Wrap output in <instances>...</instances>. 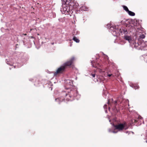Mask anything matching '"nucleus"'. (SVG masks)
<instances>
[{"label":"nucleus","mask_w":147,"mask_h":147,"mask_svg":"<svg viewBox=\"0 0 147 147\" xmlns=\"http://www.w3.org/2000/svg\"><path fill=\"white\" fill-rule=\"evenodd\" d=\"M61 1L62 4L61 11L63 13L71 16L75 10H78L79 5L75 1L72 0L70 2L66 0H61Z\"/></svg>","instance_id":"obj_1"},{"label":"nucleus","mask_w":147,"mask_h":147,"mask_svg":"<svg viewBox=\"0 0 147 147\" xmlns=\"http://www.w3.org/2000/svg\"><path fill=\"white\" fill-rule=\"evenodd\" d=\"M63 94L65 95L62 98V100H63L65 99V96H67L68 95L70 98L71 97H74L77 96L78 94V92L76 88H72L70 90V91L68 92L67 94L65 92H63Z\"/></svg>","instance_id":"obj_2"},{"label":"nucleus","mask_w":147,"mask_h":147,"mask_svg":"<svg viewBox=\"0 0 147 147\" xmlns=\"http://www.w3.org/2000/svg\"><path fill=\"white\" fill-rule=\"evenodd\" d=\"M114 126L116 129L118 130L119 131H121L123 129L126 130L128 128V127L125 123L115 125Z\"/></svg>","instance_id":"obj_3"},{"label":"nucleus","mask_w":147,"mask_h":147,"mask_svg":"<svg viewBox=\"0 0 147 147\" xmlns=\"http://www.w3.org/2000/svg\"><path fill=\"white\" fill-rule=\"evenodd\" d=\"M92 65L93 67L97 68V71H98L100 73H102L105 71L104 69L101 67V65L98 63H95V62L93 61L91 62Z\"/></svg>","instance_id":"obj_4"},{"label":"nucleus","mask_w":147,"mask_h":147,"mask_svg":"<svg viewBox=\"0 0 147 147\" xmlns=\"http://www.w3.org/2000/svg\"><path fill=\"white\" fill-rule=\"evenodd\" d=\"M65 68L63 65L59 68L57 71L54 73V75L56 76L57 74H61L65 71Z\"/></svg>","instance_id":"obj_5"},{"label":"nucleus","mask_w":147,"mask_h":147,"mask_svg":"<svg viewBox=\"0 0 147 147\" xmlns=\"http://www.w3.org/2000/svg\"><path fill=\"white\" fill-rule=\"evenodd\" d=\"M131 44H132V47L136 48L139 46L140 45H141L140 47H144L146 46V45H145V43L144 42H142L140 45H139L138 42L136 43L133 40Z\"/></svg>","instance_id":"obj_6"},{"label":"nucleus","mask_w":147,"mask_h":147,"mask_svg":"<svg viewBox=\"0 0 147 147\" xmlns=\"http://www.w3.org/2000/svg\"><path fill=\"white\" fill-rule=\"evenodd\" d=\"M75 58L74 57H72L71 60L68 61H67L65 63H64L63 65L65 66V67L66 68L67 66H69L71 65L73 61H74Z\"/></svg>","instance_id":"obj_7"},{"label":"nucleus","mask_w":147,"mask_h":147,"mask_svg":"<svg viewBox=\"0 0 147 147\" xmlns=\"http://www.w3.org/2000/svg\"><path fill=\"white\" fill-rule=\"evenodd\" d=\"M125 39L128 40L129 42L131 44L133 42L132 40H131V37L127 36H124Z\"/></svg>","instance_id":"obj_8"},{"label":"nucleus","mask_w":147,"mask_h":147,"mask_svg":"<svg viewBox=\"0 0 147 147\" xmlns=\"http://www.w3.org/2000/svg\"><path fill=\"white\" fill-rule=\"evenodd\" d=\"M120 32L122 34H126L127 33V30L125 29L122 28L120 29L119 30Z\"/></svg>","instance_id":"obj_9"},{"label":"nucleus","mask_w":147,"mask_h":147,"mask_svg":"<svg viewBox=\"0 0 147 147\" xmlns=\"http://www.w3.org/2000/svg\"><path fill=\"white\" fill-rule=\"evenodd\" d=\"M128 12V14L130 16H135V13L129 10V11L128 12Z\"/></svg>","instance_id":"obj_10"},{"label":"nucleus","mask_w":147,"mask_h":147,"mask_svg":"<svg viewBox=\"0 0 147 147\" xmlns=\"http://www.w3.org/2000/svg\"><path fill=\"white\" fill-rule=\"evenodd\" d=\"M73 40L77 43L79 42H80V40L78 39H77V38L75 36L73 38Z\"/></svg>","instance_id":"obj_11"},{"label":"nucleus","mask_w":147,"mask_h":147,"mask_svg":"<svg viewBox=\"0 0 147 147\" xmlns=\"http://www.w3.org/2000/svg\"><path fill=\"white\" fill-rule=\"evenodd\" d=\"M123 7L124 9L125 10V11H126L127 12L129 11V10L127 7L125 5H123Z\"/></svg>","instance_id":"obj_12"},{"label":"nucleus","mask_w":147,"mask_h":147,"mask_svg":"<svg viewBox=\"0 0 147 147\" xmlns=\"http://www.w3.org/2000/svg\"><path fill=\"white\" fill-rule=\"evenodd\" d=\"M81 9L82 10H83L84 11H87L88 9V8L85 6H82Z\"/></svg>","instance_id":"obj_13"},{"label":"nucleus","mask_w":147,"mask_h":147,"mask_svg":"<svg viewBox=\"0 0 147 147\" xmlns=\"http://www.w3.org/2000/svg\"><path fill=\"white\" fill-rule=\"evenodd\" d=\"M140 37L142 39L144 38L145 37V36L143 34H140Z\"/></svg>","instance_id":"obj_14"},{"label":"nucleus","mask_w":147,"mask_h":147,"mask_svg":"<svg viewBox=\"0 0 147 147\" xmlns=\"http://www.w3.org/2000/svg\"><path fill=\"white\" fill-rule=\"evenodd\" d=\"M108 105H109V110H110V108H111V106L110 105V104H109V100H108V102L107 103Z\"/></svg>","instance_id":"obj_15"},{"label":"nucleus","mask_w":147,"mask_h":147,"mask_svg":"<svg viewBox=\"0 0 147 147\" xmlns=\"http://www.w3.org/2000/svg\"><path fill=\"white\" fill-rule=\"evenodd\" d=\"M109 132H113L114 133H117V132H116L114 131H111L110 130V129L109 130Z\"/></svg>","instance_id":"obj_16"},{"label":"nucleus","mask_w":147,"mask_h":147,"mask_svg":"<svg viewBox=\"0 0 147 147\" xmlns=\"http://www.w3.org/2000/svg\"><path fill=\"white\" fill-rule=\"evenodd\" d=\"M107 105L106 104H105L104 106V109H106L107 108Z\"/></svg>","instance_id":"obj_17"},{"label":"nucleus","mask_w":147,"mask_h":147,"mask_svg":"<svg viewBox=\"0 0 147 147\" xmlns=\"http://www.w3.org/2000/svg\"><path fill=\"white\" fill-rule=\"evenodd\" d=\"M91 75L93 77H95V74H91Z\"/></svg>","instance_id":"obj_18"},{"label":"nucleus","mask_w":147,"mask_h":147,"mask_svg":"<svg viewBox=\"0 0 147 147\" xmlns=\"http://www.w3.org/2000/svg\"><path fill=\"white\" fill-rule=\"evenodd\" d=\"M110 26V25L107 24V27L109 28H111V26Z\"/></svg>","instance_id":"obj_19"},{"label":"nucleus","mask_w":147,"mask_h":147,"mask_svg":"<svg viewBox=\"0 0 147 147\" xmlns=\"http://www.w3.org/2000/svg\"><path fill=\"white\" fill-rule=\"evenodd\" d=\"M112 75V74H108V76L110 77H111Z\"/></svg>","instance_id":"obj_20"},{"label":"nucleus","mask_w":147,"mask_h":147,"mask_svg":"<svg viewBox=\"0 0 147 147\" xmlns=\"http://www.w3.org/2000/svg\"><path fill=\"white\" fill-rule=\"evenodd\" d=\"M126 133H128V134H129L130 133V132H129V131H127L126 132Z\"/></svg>","instance_id":"obj_21"},{"label":"nucleus","mask_w":147,"mask_h":147,"mask_svg":"<svg viewBox=\"0 0 147 147\" xmlns=\"http://www.w3.org/2000/svg\"><path fill=\"white\" fill-rule=\"evenodd\" d=\"M59 100V98H58L56 99H55V100H56V101H57V100Z\"/></svg>","instance_id":"obj_22"},{"label":"nucleus","mask_w":147,"mask_h":147,"mask_svg":"<svg viewBox=\"0 0 147 147\" xmlns=\"http://www.w3.org/2000/svg\"><path fill=\"white\" fill-rule=\"evenodd\" d=\"M138 88V86H137V88Z\"/></svg>","instance_id":"obj_23"},{"label":"nucleus","mask_w":147,"mask_h":147,"mask_svg":"<svg viewBox=\"0 0 147 147\" xmlns=\"http://www.w3.org/2000/svg\"><path fill=\"white\" fill-rule=\"evenodd\" d=\"M117 101H115V103H117Z\"/></svg>","instance_id":"obj_24"},{"label":"nucleus","mask_w":147,"mask_h":147,"mask_svg":"<svg viewBox=\"0 0 147 147\" xmlns=\"http://www.w3.org/2000/svg\"><path fill=\"white\" fill-rule=\"evenodd\" d=\"M146 142L147 143V140H146Z\"/></svg>","instance_id":"obj_25"},{"label":"nucleus","mask_w":147,"mask_h":147,"mask_svg":"<svg viewBox=\"0 0 147 147\" xmlns=\"http://www.w3.org/2000/svg\"><path fill=\"white\" fill-rule=\"evenodd\" d=\"M53 44H54V43H52V45H53Z\"/></svg>","instance_id":"obj_26"},{"label":"nucleus","mask_w":147,"mask_h":147,"mask_svg":"<svg viewBox=\"0 0 147 147\" xmlns=\"http://www.w3.org/2000/svg\"><path fill=\"white\" fill-rule=\"evenodd\" d=\"M7 63V64H8L9 65V64L8 63Z\"/></svg>","instance_id":"obj_27"}]
</instances>
